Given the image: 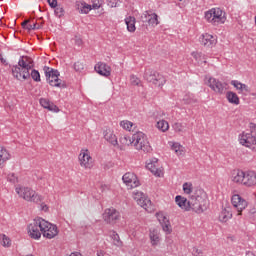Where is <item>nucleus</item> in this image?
I'll return each mask as SVG.
<instances>
[{
	"mask_svg": "<svg viewBox=\"0 0 256 256\" xmlns=\"http://www.w3.org/2000/svg\"><path fill=\"white\" fill-rule=\"evenodd\" d=\"M188 207H190V211H194L198 215L207 211L209 209L207 193L203 189L196 190L194 195L188 199Z\"/></svg>",
	"mask_w": 256,
	"mask_h": 256,
	"instance_id": "f257e3e1",
	"label": "nucleus"
},
{
	"mask_svg": "<svg viewBox=\"0 0 256 256\" xmlns=\"http://www.w3.org/2000/svg\"><path fill=\"white\" fill-rule=\"evenodd\" d=\"M11 71L13 78L17 79V81H27V79H31V70L25 58L20 57L18 65L12 66Z\"/></svg>",
	"mask_w": 256,
	"mask_h": 256,
	"instance_id": "f03ea898",
	"label": "nucleus"
},
{
	"mask_svg": "<svg viewBox=\"0 0 256 256\" xmlns=\"http://www.w3.org/2000/svg\"><path fill=\"white\" fill-rule=\"evenodd\" d=\"M45 77L51 87H59L60 89H67V82L59 79V70L53 69L49 66H44Z\"/></svg>",
	"mask_w": 256,
	"mask_h": 256,
	"instance_id": "7ed1b4c3",
	"label": "nucleus"
},
{
	"mask_svg": "<svg viewBox=\"0 0 256 256\" xmlns=\"http://www.w3.org/2000/svg\"><path fill=\"white\" fill-rule=\"evenodd\" d=\"M249 127V132H243L239 136V142L244 147H248L249 149H252V151H256V124L251 122Z\"/></svg>",
	"mask_w": 256,
	"mask_h": 256,
	"instance_id": "20e7f679",
	"label": "nucleus"
},
{
	"mask_svg": "<svg viewBox=\"0 0 256 256\" xmlns=\"http://www.w3.org/2000/svg\"><path fill=\"white\" fill-rule=\"evenodd\" d=\"M132 143L137 151L149 153L151 151V144L147 139V135L143 132H136L132 135Z\"/></svg>",
	"mask_w": 256,
	"mask_h": 256,
	"instance_id": "39448f33",
	"label": "nucleus"
},
{
	"mask_svg": "<svg viewBox=\"0 0 256 256\" xmlns=\"http://www.w3.org/2000/svg\"><path fill=\"white\" fill-rule=\"evenodd\" d=\"M205 19L208 21V23H211L212 25H221L227 21V18L225 17V12L221 10V8H212L205 12Z\"/></svg>",
	"mask_w": 256,
	"mask_h": 256,
	"instance_id": "423d86ee",
	"label": "nucleus"
},
{
	"mask_svg": "<svg viewBox=\"0 0 256 256\" xmlns=\"http://www.w3.org/2000/svg\"><path fill=\"white\" fill-rule=\"evenodd\" d=\"M45 225H47V221L43 218L34 219L33 223L28 226V233L31 239H41V234L45 231Z\"/></svg>",
	"mask_w": 256,
	"mask_h": 256,
	"instance_id": "0eeeda50",
	"label": "nucleus"
},
{
	"mask_svg": "<svg viewBox=\"0 0 256 256\" xmlns=\"http://www.w3.org/2000/svg\"><path fill=\"white\" fill-rule=\"evenodd\" d=\"M144 79L148 83L155 85V87H163L167 81L163 75L151 68L145 70Z\"/></svg>",
	"mask_w": 256,
	"mask_h": 256,
	"instance_id": "6e6552de",
	"label": "nucleus"
},
{
	"mask_svg": "<svg viewBox=\"0 0 256 256\" xmlns=\"http://www.w3.org/2000/svg\"><path fill=\"white\" fill-rule=\"evenodd\" d=\"M16 193L23 197L25 201H30L32 203H41V196L35 193V190L24 187V188H16Z\"/></svg>",
	"mask_w": 256,
	"mask_h": 256,
	"instance_id": "1a4fd4ad",
	"label": "nucleus"
},
{
	"mask_svg": "<svg viewBox=\"0 0 256 256\" xmlns=\"http://www.w3.org/2000/svg\"><path fill=\"white\" fill-rule=\"evenodd\" d=\"M103 220L109 225H115L121 219V213L115 208H107L102 214Z\"/></svg>",
	"mask_w": 256,
	"mask_h": 256,
	"instance_id": "9d476101",
	"label": "nucleus"
},
{
	"mask_svg": "<svg viewBox=\"0 0 256 256\" xmlns=\"http://www.w3.org/2000/svg\"><path fill=\"white\" fill-rule=\"evenodd\" d=\"M232 205L237 210V215H241L243 210L247 207V200L243 199L239 194L232 196Z\"/></svg>",
	"mask_w": 256,
	"mask_h": 256,
	"instance_id": "9b49d317",
	"label": "nucleus"
},
{
	"mask_svg": "<svg viewBox=\"0 0 256 256\" xmlns=\"http://www.w3.org/2000/svg\"><path fill=\"white\" fill-rule=\"evenodd\" d=\"M42 235L46 237V239H54L59 235V230L57 229V225L51 224L47 221V224L43 226Z\"/></svg>",
	"mask_w": 256,
	"mask_h": 256,
	"instance_id": "f8f14e48",
	"label": "nucleus"
},
{
	"mask_svg": "<svg viewBox=\"0 0 256 256\" xmlns=\"http://www.w3.org/2000/svg\"><path fill=\"white\" fill-rule=\"evenodd\" d=\"M123 182L131 189H135V187H139V180L137 179V175L133 172H127L122 177Z\"/></svg>",
	"mask_w": 256,
	"mask_h": 256,
	"instance_id": "ddd939ff",
	"label": "nucleus"
},
{
	"mask_svg": "<svg viewBox=\"0 0 256 256\" xmlns=\"http://www.w3.org/2000/svg\"><path fill=\"white\" fill-rule=\"evenodd\" d=\"M227 83H222L218 79L210 78L208 80V86L212 91H215V93H219V95H223V92L225 91V86Z\"/></svg>",
	"mask_w": 256,
	"mask_h": 256,
	"instance_id": "4468645a",
	"label": "nucleus"
},
{
	"mask_svg": "<svg viewBox=\"0 0 256 256\" xmlns=\"http://www.w3.org/2000/svg\"><path fill=\"white\" fill-rule=\"evenodd\" d=\"M200 43L204 47H215V45H217V36H213L209 33L203 34L200 38Z\"/></svg>",
	"mask_w": 256,
	"mask_h": 256,
	"instance_id": "2eb2a0df",
	"label": "nucleus"
},
{
	"mask_svg": "<svg viewBox=\"0 0 256 256\" xmlns=\"http://www.w3.org/2000/svg\"><path fill=\"white\" fill-rule=\"evenodd\" d=\"M94 69L96 73H98V75H102V77H109L111 75V67L107 65V63L98 62Z\"/></svg>",
	"mask_w": 256,
	"mask_h": 256,
	"instance_id": "dca6fc26",
	"label": "nucleus"
},
{
	"mask_svg": "<svg viewBox=\"0 0 256 256\" xmlns=\"http://www.w3.org/2000/svg\"><path fill=\"white\" fill-rule=\"evenodd\" d=\"M245 187H255L256 185V173L255 171L244 172V184Z\"/></svg>",
	"mask_w": 256,
	"mask_h": 256,
	"instance_id": "f3484780",
	"label": "nucleus"
},
{
	"mask_svg": "<svg viewBox=\"0 0 256 256\" xmlns=\"http://www.w3.org/2000/svg\"><path fill=\"white\" fill-rule=\"evenodd\" d=\"M103 135H104V139L114 147H117V145H119V142L117 141V136L113 133V131L109 129L105 130Z\"/></svg>",
	"mask_w": 256,
	"mask_h": 256,
	"instance_id": "a211bd4d",
	"label": "nucleus"
},
{
	"mask_svg": "<svg viewBox=\"0 0 256 256\" xmlns=\"http://www.w3.org/2000/svg\"><path fill=\"white\" fill-rule=\"evenodd\" d=\"M157 163L158 160L154 158V160L146 164V168H148L155 177H161V170H159Z\"/></svg>",
	"mask_w": 256,
	"mask_h": 256,
	"instance_id": "6ab92c4d",
	"label": "nucleus"
},
{
	"mask_svg": "<svg viewBox=\"0 0 256 256\" xmlns=\"http://www.w3.org/2000/svg\"><path fill=\"white\" fill-rule=\"evenodd\" d=\"M79 161H80L81 167H85V169L91 167L89 164V161H91V156L89 155V150H86L85 152H83L79 155Z\"/></svg>",
	"mask_w": 256,
	"mask_h": 256,
	"instance_id": "aec40b11",
	"label": "nucleus"
},
{
	"mask_svg": "<svg viewBox=\"0 0 256 256\" xmlns=\"http://www.w3.org/2000/svg\"><path fill=\"white\" fill-rule=\"evenodd\" d=\"M175 201L178 207H180V209H185V211H190L189 200H187V198L181 195H177L175 197Z\"/></svg>",
	"mask_w": 256,
	"mask_h": 256,
	"instance_id": "412c9836",
	"label": "nucleus"
},
{
	"mask_svg": "<svg viewBox=\"0 0 256 256\" xmlns=\"http://www.w3.org/2000/svg\"><path fill=\"white\" fill-rule=\"evenodd\" d=\"M226 99L228 103H231L232 105H239L240 103L239 96L233 91H228L226 93Z\"/></svg>",
	"mask_w": 256,
	"mask_h": 256,
	"instance_id": "4be33fe9",
	"label": "nucleus"
},
{
	"mask_svg": "<svg viewBox=\"0 0 256 256\" xmlns=\"http://www.w3.org/2000/svg\"><path fill=\"white\" fill-rule=\"evenodd\" d=\"M125 23L127 25V30L129 31V33H135L136 31V27H135V23H136V19L133 16H129L125 18Z\"/></svg>",
	"mask_w": 256,
	"mask_h": 256,
	"instance_id": "5701e85b",
	"label": "nucleus"
},
{
	"mask_svg": "<svg viewBox=\"0 0 256 256\" xmlns=\"http://www.w3.org/2000/svg\"><path fill=\"white\" fill-rule=\"evenodd\" d=\"M231 217H233V214H231V212L227 208H225L219 214V221H221L222 223H227L229 219H231Z\"/></svg>",
	"mask_w": 256,
	"mask_h": 256,
	"instance_id": "b1692460",
	"label": "nucleus"
},
{
	"mask_svg": "<svg viewBox=\"0 0 256 256\" xmlns=\"http://www.w3.org/2000/svg\"><path fill=\"white\" fill-rule=\"evenodd\" d=\"M11 158V154L5 149V147L0 146V165L1 163H5V161H9Z\"/></svg>",
	"mask_w": 256,
	"mask_h": 256,
	"instance_id": "393cba45",
	"label": "nucleus"
},
{
	"mask_svg": "<svg viewBox=\"0 0 256 256\" xmlns=\"http://www.w3.org/2000/svg\"><path fill=\"white\" fill-rule=\"evenodd\" d=\"M244 181H245V172L238 170L236 175L233 177V182L241 183L242 185H244Z\"/></svg>",
	"mask_w": 256,
	"mask_h": 256,
	"instance_id": "a878e982",
	"label": "nucleus"
},
{
	"mask_svg": "<svg viewBox=\"0 0 256 256\" xmlns=\"http://www.w3.org/2000/svg\"><path fill=\"white\" fill-rule=\"evenodd\" d=\"M183 101H184L185 105H192L193 103H197V98H195V94L187 93L183 97Z\"/></svg>",
	"mask_w": 256,
	"mask_h": 256,
	"instance_id": "bb28decb",
	"label": "nucleus"
},
{
	"mask_svg": "<svg viewBox=\"0 0 256 256\" xmlns=\"http://www.w3.org/2000/svg\"><path fill=\"white\" fill-rule=\"evenodd\" d=\"M110 237L113 240V245L116 247H123V241H121V238L117 232L113 231Z\"/></svg>",
	"mask_w": 256,
	"mask_h": 256,
	"instance_id": "cd10ccee",
	"label": "nucleus"
},
{
	"mask_svg": "<svg viewBox=\"0 0 256 256\" xmlns=\"http://www.w3.org/2000/svg\"><path fill=\"white\" fill-rule=\"evenodd\" d=\"M156 127L157 129H159V131L165 133V131L169 130V122L165 120H160L157 122Z\"/></svg>",
	"mask_w": 256,
	"mask_h": 256,
	"instance_id": "c85d7f7f",
	"label": "nucleus"
},
{
	"mask_svg": "<svg viewBox=\"0 0 256 256\" xmlns=\"http://www.w3.org/2000/svg\"><path fill=\"white\" fill-rule=\"evenodd\" d=\"M150 241L153 247L158 245L160 239H159V234H157V230L150 231Z\"/></svg>",
	"mask_w": 256,
	"mask_h": 256,
	"instance_id": "c756f323",
	"label": "nucleus"
},
{
	"mask_svg": "<svg viewBox=\"0 0 256 256\" xmlns=\"http://www.w3.org/2000/svg\"><path fill=\"white\" fill-rule=\"evenodd\" d=\"M160 225L163 231L166 233V235H171L173 229H171V222L169 220H166L165 222H161Z\"/></svg>",
	"mask_w": 256,
	"mask_h": 256,
	"instance_id": "7c9ffc66",
	"label": "nucleus"
},
{
	"mask_svg": "<svg viewBox=\"0 0 256 256\" xmlns=\"http://www.w3.org/2000/svg\"><path fill=\"white\" fill-rule=\"evenodd\" d=\"M148 25H152V27L159 25V16L156 13H153L152 15H150V18L148 20Z\"/></svg>",
	"mask_w": 256,
	"mask_h": 256,
	"instance_id": "2f4dec72",
	"label": "nucleus"
},
{
	"mask_svg": "<svg viewBox=\"0 0 256 256\" xmlns=\"http://www.w3.org/2000/svg\"><path fill=\"white\" fill-rule=\"evenodd\" d=\"M30 77L35 81V83H41V74L38 70L31 69Z\"/></svg>",
	"mask_w": 256,
	"mask_h": 256,
	"instance_id": "473e14b6",
	"label": "nucleus"
},
{
	"mask_svg": "<svg viewBox=\"0 0 256 256\" xmlns=\"http://www.w3.org/2000/svg\"><path fill=\"white\" fill-rule=\"evenodd\" d=\"M185 127H187V124H183L181 122H176L173 125V129L176 133H182V131H185Z\"/></svg>",
	"mask_w": 256,
	"mask_h": 256,
	"instance_id": "72a5a7b5",
	"label": "nucleus"
},
{
	"mask_svg": "<svg viewBox=\"0 0 256 256\" xmlns=\"http://www.w3.org/2000/svg\"><path fill=\"white\" fill-rule=\"evenodd\" d=\"M133 122L129 120H123L120 122V127H123L126 131H131V128L133 127Z\"/></svg>",
	"mask_w": 256,
	"mask_h": 256,
	"instance_id": "f704fd0d",
	"label": "nucleus"
},
{
	"mask_svg": "<svg viewBox=\"0 0 256 256\" xmlns=\"http://www.w3.org/2000/svg\"><path fill=\"white\" fill-rule=\"evenodd\" d=\"M120 143L122 145H133V137L130 136H122L120 137Z\"/></svg>",
	"mask_w": 256,
	"mask_h": 256,
	"instance_id": "c9c22d12",
	"label": "nucleus"
},
{
	"mask_svg": "<svg viewBox=\"0 0 256 256\" xmlns=\"http://www.w3.org/2000/svg\"><path fill=\"white\" fill-rule=\"evenodd\" d=\"M22 59H24V61L26 62V65H28V68L33 69V67H35V64L33 62V59L29 56H21Z\"/></svg>",
	"mask_w": 256,
	"mask_h": 256,
	"instance_id": "e433bc0d",
	"label": "nucleus"
},
{
	"mask_svg": "<svg viewBox=\"0 0 256 256\" xmlns=\"http://www.w3.org/2000/svg\"><path fill=\"white\" fill-rule=\"evenodd\" d=\"M183 191H184V193H187V195H190V193H193V184L187 183V182L184 183Z\"/></svg>",
	"mask_w": 256,
	"mask_h": 256,
	"instance_id": "4c0bfd02",
	"label": "nucleus"
},
{
	"mask_svg": "<svg viewBox=\"0 0 256 256\" xmlns=\"http://www.w3.org/2000/svg\"><path fill=\"white\" fill-rule=\"evenodd\" d=\"M54 9L56 17H63V15H65V9H63V7L58 5Z\"/></svg>",
	"mask_w": 256,
	"mask_h": 256,
	"instance_id": "58836bf2",
	"label": "nucleus"
},
{
	"mask_svg": "<svg viewBox=\"0 0 256 256\" xmlns=\"http://www.w3.org/2000/svg\"><path fill=\"white\" fill-rule=\"evenodd\" d=\"M92 9H101L103 7V0H91Z\"/></svg>",
	"mask_w": 256,
	"mask_h": 256,
	"instance_id": "ea45409f",
	"label": "nucleus"
},
{
	"mask_svg": "<svg viewBox=\"0 0 256 256\" xmlns=\"http://www.w3.org/2000/svg\"><path fill=\"white\" fill-rule=\"evenodd\" d=\"M46 109L52 111V113H59V107L53 102H50V105L46 106Z\"/></svg>",
	"mask_w": 256,
	"mask_h": 256,
	"instance_id": "a19ab883",
	"label": "nucleus"
},
{
	"mask_svg": "<svg viewBox=\"0 0 256 256\" xmlns=\"http://www.w3.org/2000/svg\"><path fill=\"white\" fill-rule=\"evenodd\" d=\"M181 144H179V143H173L172 144V146H171V149H172V151H175V153L177 154V155H181Z\"/></svg>",
	"mask_w": 256,
	"mask_h": 256,
	"instance_id": "79ce46f5",
	"label": "nucleus"
},
{
	"mask_svg": "<svg viewBox=\"0 0 256 256\" xmlns=\"http://www.w3.org/2000/svg\"><path fill=\"white\" fill-rule=\"evenodd\" d=\"M2 245L3 247H11V239L7 237L6 235L2 236Z\"/></svg>",
	"mask_w": 256,
	"mask_h": 256,
	"instance_id": "37998d69",
	"label": "nucleus"
},
{
	"mask_svg": "<svg viewBox=\"0 0 256 256\" xmlns=\"http://www.w3.org/2000/svg\"><path fill=\"white\" fill-rule=\"evenodd\" d=\"M192 56L194 57V59H196V61H203V59H205V55L201 52H193Z\"/></svg>",
	"mask_w": 256,
	"mask_h": 256,
	"instance_id": "c03bdc74",
	"label": "nucleus"
},
{
	"mask_svg": "<svg viewBox=\"0 0 256 256\" xmlns=\"http://www.w3.org/2000/svg\"><path fill=\"white\" fill-rule=\"evenodd\" d=\"M39 103H40L41 107L46 109L47 106L50 105V103H52V102L47 98H40Z\"/></svg>",
	"mask_w": 256,
	"mask_h": 256,
	"instance_id": "a18cd8bd",
	"label": "nucleus"
},
{
	"mask_svg": "<svg viewBox=\"0 0 256 256\" xmlns=\"http://www.w3.org/2000/svg\"><path fill=\"white\" fill-rule=\"evenodd\" d=\"M91 9H93L92 5L89 4H85L82 9L80 10V13H84L85 15H87V13H89V11H91Z\"/></svg>",
	"mask_w": 256,
	"mask_h": 256,
	"instance_id": "49530a36",
	"label": "nucleus"
},
{
	"mask_svg": "<svg viewBox=\"0 0 256 256\" xmlns=\"http://www.w3.org/2000/svg\"><path fill=\"white\" fill-rule=\"evenodd\" d=\"M151 17V14H149V12H145L144 14H142L141 16V21L142 23H149V19Z\"/></svg>",
	"mask_w": 256,
	"mask_h": 256,
	"instance_id": "de8ad7c7",
	"label": "nucleus"
},
{
	"mask_svg": "<svg viewBox=\"0 0 256 256\" xmlns=\"http://www.w3.org/2000/svg\"><path fill=\"white\" fill-rule=\"evenodd\" d=\"M156 217H157V219H158L160 225H161V223H165V221H168V220H169V219H167V218L165 217V215H163V213H157V214H156Z\"/></svg>",
	"mask_w": 256,
	"mask_h": 256,
	"instance_id": "09e8293b",
	"label": "nucleus"
},
{
	"mask_svg": "<svg viewBox=\"0 0 256 256\" xmlns=\"http://www.w3.org/2000/svg\"><path fill=\"white\" fill-rule=\"evenodd\" d=\"M39 29H41V26L37 23L28 25V31H37Z\"/></svg>",
	"mask_w": 256,
	"mask_h": 256,
	"instance_id": "8fccbe9b",
	"label": "nucleus"
},
{
	"mask_svg": "<svg viewBox=\"0 0 256 256\" xmlns=\"http://www.w3.org/2000/svg\"><path fill=\"white\" fill-rule=\"evenodd\" d=\"M7 180H8L10 183H17V181H18L17 176H15L14 173L8 174Z\"/></svg>",
	"mask_w": 256,
	"mask_h": 256,
	"instance_id": "3c124183",
	"label": "nucleus"
},
{
	"mask_svg": "<svg viewBox=\"0 0 256 256\" xmlns=\"http://www.w3.org/2000/svg\"><path fill=\"white\" fill-rule=\"evenodd\" d=\"M230 84L233 85V87H235L237 91L241 90V82H239L238 80H232Z\"/></svg>",
	"mask_w": 256,
	"mask_h": 256,
	"instance_id": "603ef678",
	"label": "nucleus"
},
{
	"mask_svg": "<svg viewBox=\"0 0 256 256\" xmlns=\"http://www.w3.org/2000/svg\"><path fill=\"white\" fill-rule=\"evenodd\" d=\"M74 69L75 71H83L84 65L81 62L74 63Z\"/></svg>",
	"mask_w": 256,
	"mask_h": 256,
	"instance_id": "864d4df0",
	"label": "nucleus"
},
{
	"mask_svg": "<svg viewBox=\"0 0 256 256\" xmlns=\"http://www.w3.org/2000/svg\"><path fill=\"white\" fill-rule=\"evenodd\" d=\"M130 81L132 85H139L141 83V80L137 76H131Z\"/></svg>",
	"mask_w": 256,
	"mask_h": 256,
	"instance_id": "5fc2aeb1",
	"label": "nucleus"
},
{
	"mask_svg": "<svg viewBox=\"0 0 256 256\" xmlns=\"http://www.w3.org/2000/svg\"><path fill=\"white\" fill-rule=\"evenodd\" d=\"M148 203H151V200H139V205H141V207H143L144 209H147Z\"/></svg>",
	"mask_w": 256,
	"mask_h": 256,
	"instance_id": "6e6d98bb",
	"label": "nucleus"
},
{
	"mask_svg": "<svg viewBox=\"0 0 256 256\" xmlns=\"http://www.w3.org/2000/svg\"><path fill=\"white\" fill-rule=\"evenodd\" d=\"M48 1V4L49 6L52 8V9H55V7H57V0H47Z\"/></svg>",
	"mask_w": 256,
	"mask_h": 256,
	"instance_id": "4d7b16f0",
	"label": "nucleus"
},
{
	"mask_svg": "<svg viewBox=\"0 0 256 256\" xmlns=\"http://www.w3.org/2000/svg\"><path fill=\"white\" fill-rule=\"evenodd\" d=\"M243 91H249V86H247V84H243L241 83L240 85V92L243 93Z\"/></svg>",
	"mask_w": 256,
	"mask_h": 256,
	"instance_id": "13d9d810",
	"label": "nucleus"
},
{
	"mask_svg": "<svg viewBox=\"0 0 256 256\" xmlns=\"http://www.w3.org/2000/svg\"><path fill=\"white\" fill-rule=\"evenodd\" d=\"M29 23H31V20H24L21 25L24 29L28 30Z\"/></svg>",
	"mask_w": 256,
	"mask_h": 256,
	"instance_id": "bf43d9fd",
	"label": "nucleus"
},
{
	"mask_svg": "<svg viewBox=\"0 0 256 256\" xmlns=\"http://www.w3.org/2000/svg\"><path fill=\"white\" fill-rule=\"evenodd\" d=\"M109 7H117V0H108Z\"/></svg>",
	"mask_w": 256,
	"mask_h": 256,
	"instance_id": "052dcab7",
	"label": "nucleus"
},
{
	"mask_svg": "<svg viewBox=\"0 0 256 256\" xmlns=\"http://www.w3.org/2000/svg\"><path fill=\"white\" fill-rule=\"evenodd\" d=\"M0 61H1V64H2V65H5V66L9 65V63H7V60H5V59L3 58V55H2V54H0Z\"/></svg>",
	"mask_w": 256,
	"mask_h": 256,
	"instance_id": "680f3d73",
	"label": "nucleus"
},
{
	"mask_svg": "<svg viewBox=\"0 0 256 256\" xmlns=\"http://www.w3.org/2000/svg\"><path fill=\"white\" fill-rule=\"evenodd\" d=\"M83 44V40H81V38H76L75 39V45H78V47H80V45Z\"/></svg>",
	"mask_w": 256,
	"mask_h": 256,
	"instance_id": "e2e57ef3",
	"label": "nucleus"
},
{
	"mask_svg": "<svg viewBox=\"0 0 256 256\" xmlns=\"http://www.w3.org/2000/svg\"><path fill=\"white\" fill-rule=\"evenodd\" d=\"M41 207H42V211H49V207L47 205L42 204Z\"/></svg>",
	"mask_w": 256,
	"mask_h": 256,
	"instance_id": "0e129e2a",
	"label": "nucleus"
},
{
	"mask_svg": "<svg viewBox=\"0 0 256 256\" xmlns=\"http://www.w3.org/2000/svg\"><path fill=\"white\" fill-rule=\"evenodd\" d=\"M193 253H196L197 256L201 255V251H199L197 248L193 249Z\"/></svg>",
	"mask_w": 256,
	"mask_h": 256,
	"instance_id": "69168bd1",
	"label": "nucleus"
},
{
	"mask_svg": "<svg viewBox=\"0 0 256 256\" xmlns=\"http://www.w3.org/2000/svg\"><path fill=\"white\" fill-rule=\"evenodd\" d=\"M69 256H82L79 252H73Z\"/></svg>",
	"mask_w": 256,
	"mask_h": 256,
	"instance_id": "338daca9",
	"label": "nucleus"
},
{
	"mask_svg": "<svg viewBox=\"0 0 256 256\" xmlns=\"http://www.w3.org/2000/svg\"><path fill=\"white\" fill-rule=\"evenodd\" d=\"M44 24H45V22H41V24H39V26L42 28Z\"/></svg>",
	"mask_w": 256,
	"mask_h": 256,
	"instance_id": "774afa93",
	"label": "nucleus"
}]
</instances>
